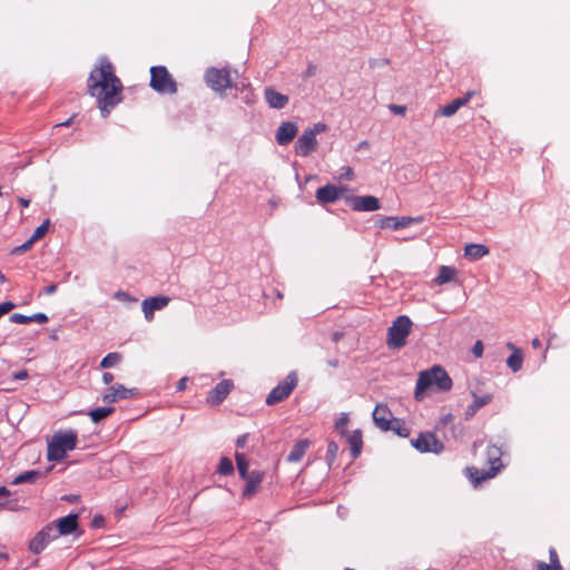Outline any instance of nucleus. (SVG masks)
Wrapping results in <instances>:
<instances>
[{
  "mask_svg": "<svg viewBox=\"0 0 570 570\" xmlns=\"http://www.w3.org/2000/svg\"><path fill=\"white\" fill-rule=\"evenodd\" d=\"M549 558H550L549 564L551 566V570H563V568L559 561L558 553L554 548H550Z\"/></svg>",
  "mask_w": 570,
  "mask_h": 570,
  "instance_id": "40",
  "label": "nucleus"
},
{
  "mask_svg": "<svg viewBox=\"0 0 570 570\" xmlns=\"http://www.w3.org/2000/svg\"><path fill=\"white\" fill-rule=\"evenodd\" d=\"M472 94L468 92L465 97L456 98L450 104L440 108V115L444 117L453 116L462 106H464L471 98Z\"/></svg>",
  "mask_w": 570,
  "mask_h": 570,
  "instance_id": "25",
  "label": "nucleus"
},
{
  "mask_svg": "<svg viewBox=\"0 0 570 570\" xmlns=\"http://www.w3.org/2000/svg\"><path fill=\"white\" fill-rule=\"evenodd\" d=\"M327 126L323 122L314 124L312 127L306 128L295 142V151L302 157H307L317 147L316 136L324 132Z\"/></svg>",
  "mask_w": 570,
  "mask_h": 570,
  "instance_id": "7",
  "label": "nucleus"
},
{
  "mask_svg": "<svg viewBox=\"0 0 570 570\" xmlns=\"http://www.w3.org/2000/svg\"><path fill=\"white\" fill-rule=\"evenodd\" d=\"M169 303V298L166 296H154L142 301L141 308L147 321L154 318L155 311L166 307Z\"/></svg>",
  "mask_w": 570,
  "mask_h": 570,
  "instance_id": "18",
  "label": "nucleus"
},
{
  "mask_svg": "<svg viewBox=\"0 0 570 570\" xmlns=\"http://www.w3.org/2000/svg\"><path fill=\"white\" fill-rule=\"evenodd\" d=\"M348 421H350V419H348V414L347 413H342L341 416L336 420V422H335V430L341 435H345L346 434V426H347Z\"/></svg>",
  "mask_w": 570,
  "mask_h": 570,
  "instance_id": "39",
  "label": "nucleus"
},
{
  "mask_svg": "<svg viewBox=\"0 0 570 570\" xmlns=\"http://www.w3.org/2000/svg\"><path fill=\"white\" fill-rule=\"evenodd\" d=\"M340 178L343 180H352L354 178L353 169L348 166L343 167Z\"/></svg>",
  "mask_w": 570,
  "mask_h": 570,
  "instance_id": "43",
  "label": "nucleus"
},
{
  "mask_svg": "<svg viewBox=\"0 0 570 570\" xmlns=\"http://www.w3.org/2000/svg\"><path fill=\"white\" fill-rule=\"evenodd\" d=\"M75 115L71 116L69 119H67L66 121H62V122H59L57 124L55 127L58 128V127H67V126H70V124L75 119Z\"/></svg>",
  "mask_w": 570,
  "mask_h": 570,
  "instance_id": "55",
  "label": "nucleus"
},
{
  "mask_svg": "<svg viewBox=\"0 0 570 570\" xmlns=\"http://www.w3.org/2000/svg\"><path fill=\"white\" fill-rule=\"evenodd\" d=\"M455 275V269L451 266H441L439 269V274L434 279V283L438 285H443L453 279Z\"/></svg>",
  "mask_w": 570,
  "mask_h": 570,
  "instance_id": "31",
  "label": "nucleus"
},
{
  "mask_svg": "<svg viewBox=\"0 0 570 570\" xmlns=\"http://www.w3.org/2000/svg\"><path fill=\"white\" fill-rule=\"evenodd\" d=\"M470 393L473 397V402L465 410L464 415L466 420L473 417L481 407L489 404L493 399L491 393L479 394V390L472 385H470Z\"/></svg>",
  "mask_w": 570,
  "mask_h": 570,
  "instance_id": "13",
  "label": "nucleus"
},
{
  "mask_svg": "<svg viewBox=\"0 0 570 570\" xmlns=\"http://www.w3.org/2000/svg\"><path fill=\"white\" fill-rule=\"evenodd\" d=\"M423 218L421 216L417 217H410V216H402V217H384L379 220V226L383 229H392L397 230L405 227H409L412 224H420L422 223Z\"/></svg>",
  "mask_w": 570,
  "mask_h": 570,
  "instance_id": "12",
  "label": "nucleus"
},
{
  "mask_svg": "<svg viewBox=\"0 0 570 570\" xmlns=\"http://www.w3.org/2000/svg\"><path fill=\"white\" fill-rule=\"evenodd\" d=\"M1 492H2V499L9 495V491L4 487H2Z\"/></svg>",
  "mask_w": 570,
  "mask_h": 570,
  "instance_id": "60",
  "label": "nucleus"
},
{
  "mask_svg": "<svg viewBox=\"0 0 570 570\" xmlns=\"http://www.w3.org/2000/svg\"><path fill=\"white\" fill-rule=\"evenodd\" d=\"M533 570H551V566L543 561H538Z\"/></svg>",
  "mask_w": 570,
  "mask_h": 570,
  "instance_id": "50",
  "label": "nucleus"
},
{
  "mask_svg": "<svg viewBox=\"0 0 570 570\" xmlns=\"http://www.w3.org/2000/svg\"><path fill=\"white\" fill-rule=\"evenodd\" d=\"M341 193H342L341 188H338L334 185L327 184L323 187H320L316 190V199L321 204L334 203L335 200H337L340 198Z\"/></svg>",
  "mask_w": 570,
  "mask_h": 570,
  "instance_id": "22",
  "label": "nucleus"
},
{
  "mask_svg": "<svg viewBox=\"0 0 570 570\" xmlns=\"http://www.w3.org/2000/svg\"><path fill=\"white\" fill-rule=\"evenodd\" d=\"M9 321L11 323H17V324H27V323L31 322V318H29V316H26L23 314L16 313L9 317Z\"/></svg>",
  "mask_w": 570,
  "mask_h": 570,
  "instance_id": "42",
  "label": "nucleus"
},
{
  "mask_svg": "<svg viewBox=\"0 0 570 570\" xmlns=\"http://www.w3.org/2000/svg\"><path fill=\"white\" fill-rule=\"evenodd\" d=\"M531 345L533 348H539L541 347V341L538 337H535L532 340Z\"/></svg>",
  "mask_w": 570,
  "mask_h": 570,
  "instance_id": "57",
  "label": "nucleus"
},
{
  "mask_svg": "<svg viewBox=\"0 0 570 570\" xmlns=\"http://www.w3.org/2000/svg\"><path fill=\"white\" fill-rule=\"evenodd\" d=\"M412 328V321L406 315L397 316L387 330V345L391 348H401L406 343Z\"/></svg>",
  "mask_w": 570,
  "mask_h": 570,
  "instance_id": "5",
  "label": "nucleus"
},
{
  "mask_svg": "<svg viewBox=\"0 0 570 570\" xmlns=\"http://www.w3.org/2000/svg\"><path fill=\"white\" fill-rule=\"evenodd\" d=\"M452 384V379L446 371L440 365H434L430 370L420 372L415 385V399L422 400L424 392L431 386H435L438 391L448 392Z\"/></svg>",
  "mask_w": 570,
  "mask_h": 570,
  "instance_id": "2",
  "label": "nucleus"
},
{
  "mask_svg": "<svg viewBox=\"0 0 570 570\" xmlns=\"http://www.w3.org/2000/svg\"><path fill=\"white\" fill-rule=\"evenodd\" d=\"M309 441L308 440H299L297 441L291 452L287 455V461L292 463L299 462L302 458L304 456L306 450L309 448Z\"/></svg>",
  "mask_w": 570,
  "mask_h": 570,
  "instance_id": "27",
  "label": "nucleus"
},
{
  "mask_svg": "<svg viewBox=\"0 0 570 570\" xmlns=\"http://www.w3.org/2000/svg\"><path fill=\"white\" fill-rule=\"evenodd\" d=\"M78 434L73 430L56 432L47 446L48 461H61L68 451L77 446Z\"/></svg>",
  "mask_w": 570,
  "mask_h": 570,
  "instance_id": "4",
  "label": "nucleus"
},
{
  "mask_svg": "<svg viewBox=\"0 0 570 570\" xmlns=\"http://www.w3.org/2000/svg\"><path fill=\"white\" fill-rule=\"evenodd\" d=\"M472 354L480 358L483 355V344L481 341H476L472 347Z\"/></svg>",
  "mask_w": 570,
  "mask_h": 570,
  "instance_id": "44",
  "label": "nucleus"
},
{
  "mask_svg": "<svg viewBox=\"0 0 570 570\" xmlns=\"http://www.w3.org/2000/svg\"><path fill=\"white\" fill-rule=\"evenodd\" d=\"M58 538V533L53 523H49L43 527L37 534L32 538L29 543V550L39 554L42 552L47 546Z\"/></svg>",
  "mask_w": 570,
  "mask_h": 570,
  "instance_id": "11",
  "label": "nucleus"
},
{
  "mask_svg": "<svg viewBox=\"0 0 570 570\" xmlns=\"http://www.w3.org/2000/svg\"><path fill=\"white\" fill-rule=\"evenodd\" d=\"M88 91L98 99L102 117L109 115V108L116 106L122 89L120 79L115 75L114 67L107 58H100L98 66L91 70L87 80Z\"/></svg>",
  "mask_w": 570,
  "mask_h": 570,
  "instance_id": "1",
  "label": "nucleus"
},
{
  "mask_svg": "<svg viewBox=\"0 0 570 570\" xmlns=\"http://www.w3.org/2000/svg\"><path fill=\"white\" fill-rule=\"evenodd\" d=\"M264 97H265L267 105L274 109H282L288 102V97L286 95H283V94L276 91L272 87L265 88Z\"/></svg>",
  "mask_w": 570,
  "mask_h": 570,
  "instance_id": "23",
  "label": "nucleus"
},
{
  "mask_svg": "<svg viewBox=\"0 0 570 570\" xmlns=\"http://www.w3.org/2000/svg\"><path fill=\"white\" fill-rule=\"evenodd\" d=\"M135 394L134 389H127L121 384L112 385L106 394L102 395L105 403H114L119 400H126Z\"/></svg>",
  "mask_w": 570,
  "mask_h": 570,
  "instance_id": "20",
  "label": "nucleus"
},
{
  "mask_svg": "<svg viewBox=\"0 0 570 570\" xmlns=\"http://www.w3.org/2000/svg\"><path fill=\"white\" fill-rule=\"evenodd\" d=\"M33 244H35V242H31V238H29L22 245L14 247L11 250V254H22V253H26V252H28L32 247Z\"/></svg>",
  "mask_w": 570,
  "mask_h": 570,
  "instance_id": "41",
  "label": "nucleus"
},
{
  "mask_svg": "<svg viewBox=\"0 0 570 570\" xmlns=\"http://www.w3.org/2000/svg\"><path fill=\"white\" fill-rule=\"evenodd\" d=\"M104 523H105V519L102 515H95L91 521V524L94 528H100L104 525Z\"/></svg>",
  "mask_w": 570,
  "mask_h": 570,
  "instance_id": "47",
  "label": "nucleus"
},
{
  "mask_svg": "<svg viewBox=\"0 0 570 570\" xmlns=\"http://www.w3.org/2000/svg\"><path fill=\"white\" fill-rule=\"evenodd\" d=\"M247 439H248V434L239 435L236 440V446L239 449L244 448L246 445Z\"/></svg>",
  "mask_w": 570,
  "mask_h": 570,
  "instance_id": "48",
  "label": "nucleus"
},
{
  "mask_svg": "<svg viewBox=\"0 0 570 570\" xmlns=\"http://www.w3.org/2000/svg\"><path fill=\"white\" fill-rule=\"evenodd\" d=\"M27 377V370H19L13 372L7 371L6 373H2V391L16 390V386H13L12 383H14L16 381L26 380Z\"/></svg>",
  "mask_w": 570,
  "mask_h": 570,
  "instance_id": "24",
  "label": "nucleus"
},
{
  "mask_svg": "<svg viewBox=\"0 0 570 570\" xmlns=\"http://www.w3.org/2000/svg\"><path fill=\"white\" fill-rule=\"evenodd\" d=\"M315 71H316V67L314 65H309L305 71L304 77H311L315 73Z\"/></svg>",
  "mask_w": 570,
  "mask_h": 570,
  "instance_id": "56",
  "label": "nucleus"
},
{
  "mask_svg": "<svg viewBox=\"0 0 570 570\" xmlns=\"http://www.w3.org/2000/svg\"><path fill=\"white\" fill-rule=\"evenodd\" d=\"M57 288H58L57 284H50L47 287H45L43 293L46 295H52L53 293H56Z\"/></svg>",
  "mask_w": 570,
  "mask_h": 570,
  "instance_id": "51",
  "label": "nucleus"
},
{
  "mask_svg": "<svg viewBox=\"0 0 570 570\" xmlns=\"http://www.w3.org/2000/svg\"><path fill=\"white\" fill-rule=\"evenodd\" d=\"M297 132L296 122L283 121L276 130L275 139L279 146H286L296 137Z\"/></svg>",
  "mask_w": 570,
  "mask_h": 570,
  "instance_id": "16",
  "label": "nucleus"
},
{
  "mask_svg": "<svg viewBox=\"0 0 570 570\" xmlns=\"http://www.w3.org/2000/svg\"><path fill=\"white\" fill-rule=\"evenodd\" d=\"M351 208L356 212H374L380 208V200L375 196H354L351 198Z\"/></svg>",
  "mask_w": 570,
  "mask_h": 570,
  "instance_id": "17",
  "label": "nucleus"
},
{
  "mask_svg": "<svg viewBox=\"0 0 570 570\" xmlns=\"http://www.w3.org/2000/svg\"><path fill=\"white\" fill-rule=\"evenodd\" d=\"M29 318H31V322H37L40 324L48 322V316L45 313H36V314L29 316Z\"/></svg>",
  "mask_w": 570,
  "mask_h": 570,
  "instance_id": "45",
  "label": "nucleus"
},
{
  "mask_svg": "<svg viewBox=\"0 0 570 570\" xmlns=\"http://www.w3.org/2000/svg\"><path fill=\"white\" fill-rule=\"evenodd\" d=\"M411 444L421 453L439 454L444 450L443 443L432 432H421L417 438L411 440Z\"/></svg>",
  "mask_w": 570,
  "mask_h": 570,
  "instance_id": "10",
  "label": "nucleus"
},
{
  "mask_svg": "<svg viewBox=\"0 0 570 570\" xmlns=\"http://www.w3.org/2000/svg\"><path fill=\"white\" fill-rule=\"evenodd\" d=\"M390 431H394L397 435L402 438H406L410 435V429L406 428L401 420L394 419L392 420V428Z\"/></svg>",
  "mask_w": 570,
  "mask_h": 570,
  "instance_id": "35",
  "label": "nucleus"
},
{
  "mask_svg": "<svg viewBox=\"0 0 570 570\" xmlns=\"http://www.w3.org/2000/svg\"><path fill=\"white\" fill-rule=\"evenodd\" d=\"M14 307L12 302H2V315L9 313Z\"/></svg>",
  "mask_w": 570,
  "mask_h": 570,
  "instance_id": "49",
  "label": "nucleus"
},
{
  "mask_svg": "<svg viewBox=\"0 0 570 570\" xmlns=\"http://www.w3.org/2000/svg\"><path fill=\"white\" fill-rule=\"evenodd\" d=\"M264 478V473L259 470H253L249 472L247 478H243V480L246 481V484L243 489V497L244 498H252L259 488V484L262 483Z\"/></svg>",
  "mask_w": 570,
  "mask_h": 570,
  "instance_id": "21",
  "label": "nucleus"
},
{
  "mask_svg": "<svg viewBox=\"0 0 570 570\" xmlns=\"http://www.w3.org/2000/svg\"><path fill=\"white\" fill-rule=\"evenodd\" d=\"M351 455L353 459L360 456L363 448V439L361 430H354L347 438Z\"/></svg>",
  "mask_w": 570,
  "mask_h": 570,
  "instance_id": "28",
  "label": "nucleus"
},
{
  "mask_svg": "<svg viewBox=\"0 0 570 570\" xmlns=\"http://www.w3.org/2000/svg\"><path fill=\"white\" fill-rule=\"evenodd\" d=\"M235 460H236V465L238 469L239 476L242 479L247 478V475L249 474L250 471H248L249 463H248V460L246 459L245 454L236 452Z\"/></svg>",
  "mask_w": 570,
  "mask_h": 570,
  "instance_id": "33",
  "label": "nucleus"
},
{
  "mask_svg": "<svg viewBox=\"0 0 570 570\" xmlns=\"http://www.w3.org/2000/svg\"><path fill=\"white\" fill-rule=\"evenodd\" d=\"M234 387L232 380L220 381L207 395V403L212 405H219L230 393Z\"/></svg>",
  "mask_w": 570,
  "mask_h": 570,
  "instance_id": "14",
  "label": "nucleus"
},
{
  "mask_svg": "<svg viewBox=\"0 0 570 570\" xmlns=\"http://www.w3.org/2000/svg\"><path fill=\"white\" fill-rule=\"evenodd\" d=\"M345 570H353V569H351V568H346Z\"/></svg>",
  "mask_w": 570,
  "mask_h": 570,
  "instance_id": "62",
  "label": "nucleus"
},
{
  "mask_svg": "<svg viewBox=\"0 0 570 570\" xmlns=\"http://www.w3.org/2000/svg\"><path fill=\"white\" fill-rule=\"evenodd\" d=\"M78 514L70 513L63 518L58 519L53 522L58 537L59 535H68L75 532L78 529Z\"/></svg>",
  "mask_w": 570,
  "mask_h": 570,
  "instance_id": "19",
  "label": "nucleus"
},
{
  "mask_svg": "<svg viewBox=\"0 0 570 570\" xmlns=\"http://www.w3.org/2000/svg\"><path fill=\"white\" fill-rule=\"evenodd\" d=\"M246 95L243 97L245 104L249 105L254 101L253 94L249 89H246Z\"/></svg>",
  "mask_w": 570,
  "mask_h": 570,
  "instance_id": "52",
  "label": "nucleus"
},
{
  "mask_svg": "<svg viewBox=\"0 0 570 570\" xmlns=\"http://www.w3.org/2000/svg\"><path fill=\"white\" fill-rule=\"evenodd\" d=\"M102 381L105 384H110L114 381V375L109 372L102 374Z\"/></svg>",
  "mask_w": 570,
  "mask_h": 570,
  "instance_id": "53",
  "label": "nucleus"
},
{
  "mask_svg": "<svg viewBox=\"0 0 570 570\" xmlns=\"http://www.w3.org/2000/svg\"><path fill=\"white\" fill-rule=\"evenodd\" d=\"M508 347L509 348H512L513 352L512 354L508 357L507 360V365L512 370V372H518L521 370L522 367V363H523V355H522V352L521 350L519 348H514L513 345L511 343L508 344Z\"/></svg>",
  "mask_w": 570,
  "mask_h": 570,
  "instance_id": "30",
  "label": "nucleus"
},
{
  "mask_svg": "<svg viewBox=\"0 0 570 570\" xmlns=\"http://www.w3.org/2000/svg\"><path fill=\"white\" fill-rule=\"evenodd\" d=\"M234 472V465L230 459L224 456L220 459L218 464V473L222 475H228Z\"/></svg>",
  "mask_w": 570,
  "mask_h": 570,
  "instance_id": "36",
  "label": "nucleus"
},
{
  "mask_svg": "<svg viewBox=\"0 0 570 570\" xmlns=\"http://www.w3.org/2000/svg\"><path fill=\"white\" fill-rule=\"evenodd\" d=\"M187 385V377H183L177 383V391H184Z\"/></svg>",
  "mask_w": 570,
  "mask_h": 570,
  "instance_id": "54",
  "label": "nucleus"
},
{
  "mask_svg": "<svg viewBox=\"0 0 570 570\" xmlns=\"http://www.w3.org/2000/svg\"><path fill=\"white\" fill-rule=\"evenodd\" d=\"M464 254L466 257L478 261L489 254V248L483 244H468Z\"/></svg>",
  "mask_w": 570,
  "mask_h": 570,
  "instance_id": "29",
  "label": "nucleus"
},
{
  "mask_svg": "<svg viewBox=\"0 0 570 570\" xmlns=\"http://www.w3.org/2000/svg\"><path fill=\"white\" fill-rule=\"evenodd\" d=\"M52 468L47 469L46 471H39V470H30L26 471L19 475H17L11 483L12 484H20V483H33L39 478H42L46 475Z\"/></svg>",
  "mask_w": 570,
  "mask_h": 570,
  "instance_id": "26",
  "label": "nucleus"
},
{
  "mask_svg": "<svg viewBox=\"0 0 570 570\" xmlns=\"http://www.w3.org/2000/svg\"><path fill=\"white\" fill-rule=\"evenodd\" d=\"M372 416L375 425L384 432L391 430L392 420L395 419L392 416L390 409L385 404H377L372 413Z\"/></svg>",
  "mask_w": 570,
  "mask_h": 570,
  "instance_id": "15",
  "label": "nucleus"
},
{
  "mask_svg": "<svg viewBox=\"0 0 570 570\" xmlns=\"http://www.w3.org/2000/svg\"><path fill=\"white\" fill-rule=\"evenodd\" d=\"M503 452L500 446L494 444H489L487 448V463L489 468L487 470H480L478 468H468L466 472L471 481L478 485L482 481L494 478L500 470L503 468V463L501 460Z\"/></svg>",
  "mask_w": 570,
  "mask_h": 570,
  "instance_id": "3",
  "label": "nucleus"
},
{
  "mask_svg": "<svg viewBox=\"0 0 570 570\" xmlns=\"http://www.w3.org/2000/svg\"><path fill=\"white\" fill-rule=\"evenodd\" d=\"M330 365H332V366H337V361H331V362H330Z\"/></svg>",
  "mask_w": 570,
  "mask_h": 570,
  "instance_id": "61",
  "label": "nucleus"
},
{
  "mask_svg": "<svg viewBox=\"0 0 570 570\" xmlns=\"http://www.w3.org/2000/svg\"><path fill=\"white\" fill-rule=\"evenodd\" d=\"M49 225H50V220L46 219L40 226H38L35 229V232L32 233V235L30 236L31 242L36 243L37 240L41 239L48 232Z\"/></svg>",
  "mask_w": 570,
  "mask_h": 570,
  "instance_id": "38",
  "label": "nucleus"
},
{
  "mask_svg": "<svg viewBox=\"0 0 570 570\" xmlns=\"http://www.w3.org/2000/svg\"><path fill=\"white\" fill-rule=\"evenodd\" d=\"M298 382L297 375L295 372H291L284 381L279 382L267 395L266 404L275 405L284 400H286L293 390L296 387Z\"/></svg>",
  "mask_w": 570,
  "mask_h": 570,
  "instance_id": "9",
  "label": "nucleus"
},
{
  "mask_svg": "<svg viewBox=\"0 0 570 570\" xmlns=\"http://www.w3.org/2000/svg\"><path fill=\"white\" fill-rule=\"evenodd\" d=\"M337 453H338V445L336 442L334 441H330L327 443V451H326V461H327V464L331 466L334 461L336 460L337 458Z\"/></svg>",
  "mask_w": 570,
  "mask_h": 570,
  "instance_id": "37",
  "label": "nucleus"
},
{
  "mask_svg": "<svg viewBox=\"0 0 570 570\" xmlns=\"http://www.w3.org/2000/svg\"><path fill=\"white\" fill-rule=\"evenodd\" d=\"M205 82L214 91L223 94L226 89L233 87L232 70L228 67H210L205 72Z\"/></svg>",
  "mask_w": 570,
  "mask_h": 570,
  "instance_id": "8",
  "label": "nucleus"
},
{
  "mask_svg": "<svg viewBox=\"0 0 570 570\" xmlns=\"http://www.w3.org/2000/svg\"><path fill=\"white\" fill-rule=\"evenodd\" d=\"M368 147V142L366 140H363L358 144L357 149L366 148Z\"/></svg>",
  "mask_w": 570,
  "mask_h": 570,
  "instance_id": "58",
  "label": "nucleus"
},
{
  "mask_svg": "<svg viewBox=\"0 0 570 570\" xmlns=\"http://www.w3.org/2000/svg\"><path fill=\"white\" fill-rule=\"evenodd\" d=\"M389 109L394 112L395 115H404L405 111H406V107L405 106H401V105H390L389 106Z\"/></svg>",
  "mask_w": 570,
  "mask_h": 570,
  "instance_id": "46",
  "label": "nucleus"
},
{
  "mask_svg": "<svg viewBox=\"0 0 570 570\" xmlns=\"http://www.w3.org/2000/svg\"><path fill=\"white\" fill-rule=\"evenodd\" d=\"M150 87L156 92L163 95L177 92V83L164 66H154L150 68Z\"/></svg>",
  "mask_w": 570,
  "mask_h": 570,
  "instance_id": "6",
  "label": "nucleus"
},
{
  "mask_svg": "<svg viewBox=\"0 0 570 570\" xmlns=\"http://www.w3.org/2000/svg\"><path fill=\"white\" fill-rule=\"evenodd\" d=\"M115 411L114 407H96L88 412L94 423H99Z\"/></svg>",
  "mask_w": 570,
  "mask_h": 570,
  "instance_id": "32",
  "label": "nucleus"
},
{
  "mask_svg": "<svg viewBox=\"0 0 570 570\" xmlns=\"http://www.w3.org/2000/svg\"><path fill=\"white\" fill-rule=\"evenodd\" d=\"M19 202L20 204L23 206V207H27L29 205V200L28 199H24V198H19Z\"/></svg>",
  "mask_w": 570,
  "mask_h": 570,
  "instance_id": "59",
  "label": "nucleus"
},
{
  "mask_svg": "<svg viewBox=\"0 0 570 570\" xmlns=\"http://www.w3.org/2000/svg\"><path fill=\"white\" fill-rule=\"evenodd\" d=\"M121 361V354L111 352L108 353L100 362L102 368H109L117 365Z\"/></svg>",
  "mask_w": 570,
  "mask_h": 570,
  "instance_id": "34",
  "label": "nucleus"
}]
</instances>
